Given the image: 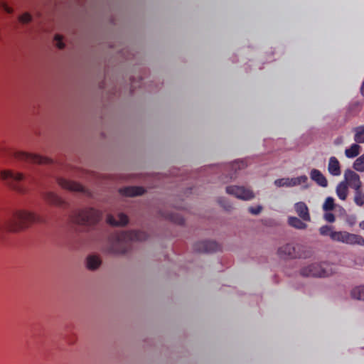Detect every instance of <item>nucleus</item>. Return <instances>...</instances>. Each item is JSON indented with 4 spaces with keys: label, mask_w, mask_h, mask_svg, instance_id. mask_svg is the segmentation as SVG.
Here are the masks:
<instances>
[{
    "label": "nucleus",
    "mask_w": 364,
    "mask_h": 364,
    "mask_svg": "<svg viewBox=\"0 0 364 364\" xmlns=\"http://www.w3.org/2000/svg\"><path fill=\"white\" fill-rule=\"evenodd\" d=\"M288 223L290 226L298 230H304L307 227V225L304 223L301 220L293 216L288 218Z\"/></svg>",
    "instance_id": "nucleus-21"
},
{
    "label": "nucleus",
    "mask_w": 364,
    "mask_h": 364,
    "mask_svg": "<svg viewBox=\"0 0 364 364\" xmlns=\"http://www.w3.org/2000/svg\"><path fill=\"white\" fill-rule=\"evenodd\" d=\"M345 183L355 191L361 189L362 182L360 176L351 169H346L344 173Z\"/></svg>",
    "instance_id": "nucleus-11"
},
{
    "label": "nucleus",
    "mask_w": 364,
    "mask_h": 364,
    "mask_svg": "<svg viewBox=\"0 0 364 364\" xmlns=\"http://www.w3.org/2000/svg\"><path fill=\"white\" fill-rule=\"evenodd\" d=\"M334 208H335L334 199L332 197L326 198V199L323 205V210L325 212L331 211L334 209Z\"/></svg>",
    "instance_id": "nucleus-28"
},
{
    "label": "nucleus",
    "mask_w": 364,
    "mask_h": 364,
    "mask_svg": "<svg viewBox=\"0 0 364 364\" xmlns=\"http://www.w3.org/2000/svg\"><path fill=\"white\" fill-rule=\"evenodd\" d=\"M308 178L306 175L300 176L296 178H282L274 181V185L277 187H294L303 183H306Z\"/></svg>",
    "instance_id": "nucleus-10"
},
{
    "label": "nucleus",
    "mask_w": 364,
    "mask_h": 364,
    "mask_svg": "<svg viewBox=\"0 0 364 364\" xmlns=\"http://www.w3.org/2000/svg\"><path fill=\"white\" fill-rule=\"evenodd\" d=\"M294 209L301 220L309 222L311 220L309 208L304 202H298L294 205Z\"/></svg>",
    "instance_id": "nucleus-15"
},
{
    "label": "nucleus",
    "mask_w": 364,
    "mask_h": 364,
    "mask_svg": "<svg viewBox=\"0 0 364 364\" xmlns=\"http://www.w3.org/2000/svg\"><path fill=\"white\" fill-rule=\"evenodd\" d=\"M246 164L244 161H235L232 164V168L233 169H241V168H244L245 167H246Z\"/></svg>",
    "instance_id": "nucleus-32"
},
{
    "label": "nucleus",
    "mask_w": 364,
    "mask_h": 364,
    "mask_svg": "<svg viewBox=\"0 0 364 364\" xmlns=\"http://www.w3.org/2000/svg\"><path fill=\"white\" fill-rule=\"evenodd\" d=\"M1 7L2 9L8 14H11L13 12V9L9 5H7L5 2L1 3Z\"/></svg>",
    "instance_id": "nucleus-35"
},
{
    "label": "nucleus",
    "mask_w": 364,
    "mask_h": 364,
    "mask_svg": "<svg viewBox=\"0 0 364 364\" xmlns=\"http://www.w3.org/2000/svg\"><path fill=\"white\" fill-rule=\"evenodd\" d=\"M262 209V208L260 205H257L256 207H250L249 212L253 215H257L261 212Z\"/></svg>",
    "instance_id": "nucleus-34"
},
{
    "label": "nucleus",
    "mask_w": 364,
    "mask_h": 364,
    "mask_svg": "<svg viewBox=\"0 0 364 364\" xmlns=\"http://www.w3.org/2000/svg\"><path fill=\"white\" fill-rule=\"evenodd\" d=\"M14 156L16 159L20 161H25L28 163L33 164H49L51 160L37 154H29L23 151H17L14 154Z\"/></svg>",
    "instance_id": "nucleus-8"
},
{
    "label": "nucleus",
    "mask_w": 364,
    "mask_h": 364,
    "mask_svg": "<svg viewBox=\"0 0 364 364\" xmlns=\"http://www.w3.org/2000/svg\"><path fill=\"white\" fill-rule=\"evenodd\" d=\"M44 220L33 212L16 210L13 215L1 225V229L6 232H18L33 223H43Z\"/></svg>",
    "instance_id": "nucleus-1"
},
{
    "label": "nucleus",
    "mask_w": 364,
    "mask_h": 364,
    "mask_svg": "<svg viewBox=\"0 0 364 364\" xmlns=\"http://www.w3.org/2000/svg\"><path fill=\"white\" fill-rule=\"evenodd\" d=\"M360 146L357 144H353L349 148L345 150L346 157L352 159L360 154Z\"/></svg>",
    "instance_id": "nucleus-23"
},
{
    "label": "nucleus",
    "mask_w": 364,
    "mask_h": 364,
    "mask_svg": "<svg viewBox=\"0 0 364 364\" xmlns=\"http://www.w3.org/2000/svg\"><path fill=\"white\" fill-rule=\"evenodd\" d=\"M195 250L199 252L211 253L220 250V246L215 241H202L195 245Z\"/></svg>",
    "instance_id": "nucleus-13"
},
{
    "label": "nucleus",
    "mask_w": 364,
    "mask_h": 364,
    "mask_svg": "<svg viewBox=\"0 0 364 364\" xmlns=\"http://www.w3.org/2000/svg\"><path fill=\"white\" fill-rule=\"evenodd\" d=\"M117 220L112 215L107 218V223L112 226L125 225L128 223V217L124 213H119L117 215Z\"/></svg>",
    "instance_id": "nucleus-18"
},
{
    "label": "nucleus",
    "mask_w": 364,
    "mask_h": 364,
    "mask_svg": "<svg viewBox=\"0 0 364 364\" xmlns=\"http://www.w3.org/2000/svg\"><path fill=\"white\" fill-rule=\"evenodd\" d=\"M220 203L221 204V205L225 209V210H230V205H225L224 204L222 203V200H220Z\"/></svg>",
    "instance_id": "nucleus-36"
},
{
    "label": "nucleus",
    "mask_w": 364,
    "mask_h": 364,
    "mask_svg": "<svg viewBox=\"0 0 364 364\" xmlns=\"http://www.w3.org/2000/svg\"><path fill=\"white\" fill-rule=\"evenodd\" d=\"M58 183L64 189L74 192H82L87 195L90 194V193L79 183L60 178L58 179Z\"/></svg>",
    "instance_id": "nucleus-12"
},
{
    "label": "nucleus",
    "mask_w": 364,
    "mask_h": 364,
    "mask_svg": "<svg viewBox=\"0 0 364 364\" xmlns=\"http://www.w3.org/2000/svg\"><path fill=\"white\" fill-rule=\"evenodd\" d=\"M333 273V267L326 262L312 264L301 269V274L304 277H326Z\"/></svg>",
    "instance_id": "nucleus-5"
},
{
    "label": "nucleus",
    "mask_w": 364,
    "mask_h": 364,
    "mask_svg": "<svg viewBox=\"0 0 364 364\" xmlns=\"http://www.w3.org/2000/svg\"><path fill=\"white\" fill-rule=\"evenodd\" d=\"M336 194L338 197L345 200L348 196V186L345 182H341L336 187Z\"/></svg>",
    "instance_id": "nucleus-22"
},
{
    "label": "nucleus",
    "mask_w": 364,
    "mask_h": 364,
    "mask_svg": "<svg viewBox=\"0 0 364 364\" xmlns=\"http://www.w3.org/2000/svg\"><path fill=\"white\" fill-rule=\"evenodd\" d=\"M302 246L293 244H286L278 248L277 255L282 259L306 258L309 255L305 252H301Z\"/></svg>",
    "instance_id": "nucleus-6"
},
{
    "label": "nucleus",
    "mask_w": 364,
    "mask_h": 364,
    "mask_svg": "<svg viewBox=\"0 0 364 364\" xmlns=\"http://www.w3.org/2000/svg\"><path fill=\"white\" fill-rule=\"evenodd\" d=\"M102 218V213L94 208H85L75 212L71 215L73 223L83 225L91 226L96 224Z\"/></svg>",
    "instance_id": "nucleus-4"
},
{
    "label": "nucleus",
    "mask_w": 364,
    "mask_h": 364,
    "mask_svg": "<svg viewBox=\"0 0 364 364\" xmlns=\"http://www.w3.org/2000/svg\"><path fill=\"white\" fill-rule=\"evenodd\" d=\"M144 192V188L140 186H127L119 189L121 195L129 197L141 196Z\"/></svg>",
    "instance_id": "nucleus-16"
},
{
    "label": "nucleus",
    "mask_w": 364,
    "mask_h": 364,
    "mask_svg": "<svg viewBox=\"0 0 364 364\" xmlns=\"http://www.w3.org/2000/svg\"><path fill=\"white\" fill-rule=\"evenodd\" d=\"M354 202L360 207L364 205V193H362L361 189L355 191Z\"/></svg>",
    "instance_id": "nucleus-27"
},
{
    "label": "nucleus",
    "mask_w": 364,
    "mask_h": 364,
    "mask_svg": "<svg viewBox=\"0 0 364 364\" xmlns=\"http://www.w3.org/2000/svg\"><path fill=\"white\" fill-rule=\"evenodd\" d=\"M359 227L364 230V220L361 221L360 223H359Z\"/></svg>",
    "instance_id": "nucleus-38"
},
{
    "label": "nucleus",
    "mask_w": 364,
    "mask_h": 364,
    "mask_svg": "<svg viewBox=\"0 0 364 364\" xmlns=\"http://www.w3.org/2000/svg\"><path fill=\"white\" fill-rule=\"evenodd\" d=\"M44 200L55 206L67 208L68 203L53 192H48L43 195Z\"/></svg>",
    "instance_id": "nucleus-14"
},
{
    "label": "nucleus",
    "mask_w": 364,
    "mask_h": 364,
    "mask_svg": "<svg viewBox=\"0 0 364 364\" xmlns=\"http://www.w3.org/2000/svg\"><path fill=\"white\" fill-rule=\"evenodd\" d=\"M354 140L357 143H364V126H360L354 129Z\"/></svg>",
    "instance_id": "nucleus-25"
},
{
    "label": "nucleus",
    "mask_w": 364,
    "mask_h": 364,
    "mask_svg": "<svg viewBox=\"0 0 364 364\" xmlns=\"http://www.w3.org/2000/svg\"><path fill=\"white\" fill-rule=\"evenodd\" d=\"M101 264V260L98 256L90 255L87 258V267L90 270H95Z\"/></svg>",
    "instance_id": "nucleus-20"
},
{
    "label": "nucleus",
    "mask_w": 364,
    "mask_h": 364,
    "mask_svg": "<svg viewBox=\"0 0 364 364\" xmlns=\"http://www.w3.org/2000/svg\"><path fill=\"white\" fill-rule=\"evenodd\" d=\"M310 177L311 180L315 181L318 186L321 187H326L328 186L326 178L318 169H312L310 172Z\"/></svg>",
    "instance_id": "nucleus-19"
},
{
    "label": "nucleus",
    "mask_w": 364,
    "mask_h": 364,
    "mask_svg": "<svg viewBox=\"0 0 364 364\" xmlns=\"http://www.w3.org/2000/svg\"><path fill=\"white\" fill-rule=\"evenodd\" d=\"M353 167L355 170L359 172L364 171V154L355 159Z\"/></svg>",
    "instance_id": "nucleus-26"
},
{
    "label": "nucleus",
    "mask_w": 364,
    "mask_h": 364,
    "mask_svg": "<svg viewBox=\"0 0 364 364\" xmlns=\"http://www.w3.org/2000/svg\"><path fill=\"white\" fill-rule=\"evenodd\" d=\"M227 193L232 195L237 198L249 200L254 198L253 192L243 186H230L226 188Z\"/></svg>",
    "instance_id": "nucleus-9"
},
{
    "label": "nucleus",
    "mask_w": 364,
    "mask_h": 364,
    "mask_svg": "<svg viewBox=\"0 0 364 364\" xmlns=\"http://www.w3.org/2000/svg\"><path fill=\"white\" fill-rule=\"evenodd\" d=\"M328 171L329 173L333 176H338L341 174V164L336 157H330L328 164Z\"/></svg>",
    "instance_id": "nucleus-17"
},
{
    "label": "nucleus",
    "mask_w": 364,
    "mask_h": 364,
    "mask_svg": "<svg viewBox=\"0 0 364 364\" xmlns=\"http://www.w3.org/2000/svg\"><path fill=\"white\" fill-rule=\"evenodd\" d=\"M323 218L328 223H333L336 220L334 214L328 211L324 213Z\"/></svg>",
    "instance_id": "nucleus-31"
},
{
    "label": "nucleus",
    "mask_w": 364,
    "mask_h": 364,
    "mask_svg": "<svg viewBox=\"0 0 364 364\" xmlns=\"http://www.w3.org/2000/svg\"><path fill=\"white\" fill-rule=\"evenodd\" d=\"M21 23H26L31 21V16L28 13H24L19 16Z\"/></svg>",
    "instance_id": "nucleus-30"
},
{
    "label": "nucleus",
    "mask_w": 364,
    "mask_h": 364,
    "mask_svg": "<svg viewBox=\"0 0 364 364\" xmlns=\"http://www.w3.org/2000/svg\"><path fill=\"white\" fill-rule=\"evenodd\" d=\"M147 238V235L140 230L122 231L114 232L112 239L117 242V245L120 246L119 250L114 252L116 253L124 254L127 252V243L131 241H142Z\"/></svg>",
    "instance_id": "nucleus-2"
},
{
    "label": "nucleus",
    "mask_w": 364,
    "mask_h": 364,
    "mask_svg": "<svg viewBox=\"0 0 364 364\" xmlns=\"http://www.w3.org/2000/svg\"><path fill=\"white\" fill-rule=\"evenodd\" d=\"M335 231L333 230V228L328 225H323L319 228V232L323 236H330L331 238V235Z\"/></svg>",
    "instance_id": "nucleus-29"
},
{
    "label": "nucleus",
    "mask_w": 364,
    "mask_h": 364,
    "mask_svg": "<svg viewBox=\"0 0 364 364\" xmlns=\"http://www.w3.org/2000/svg\"><path fill=\"white\" fill-rule=\"evenodd\" d=\"M350 295L353 299L364 301V286L353 288L351 290Z\"/></svg>",
    "instance_id": "nucleus-24"
},
{
    "label": "nucleus",
    "mask_w": 364,
    "mask_h": 364,
    "mask_svg": "<svg viewBox=\"0 0 364 364\" xmlns=\"http://www.w3.org/2000/svg\"><path fill=\"white\" fill-rule=\"evenodd\" d=\"M361 94L364 96V80L360 88Z\"/></svg>",
    "instance_id": "nucleus-37"
},
{
    "label": "nucleus",
    "mask_w": 364,
    "mask_h": 364,
    "mask_svg": "<svg viewBox=\"0 0 364 364\" xmlns=\"http://www.w3.org/2000/svg\"><path fill=\"white\" fill-rule=\"evenodd\" d=\"M183 222V220L181 219V220H180V221L178 223H182Z\"/></svg>",
    "instance_id": "nucleus-39"
},
{
    "label": "nucleus",
    "mask_w": 364,
    "mask_h": 364,
    "mask_svg": "<svg viewBox=\"0 0 364 364\" xmlns=\"http://www.w3.org/2000/svg\"><path fill=\"white\" fill-rule=\"evenodd\" d=\"M54 40L56 42V46L59 48V49H63L65 46L63 41H62V37L61 36L57 34L55 36V38H54Z\"/></svg>",
    "instance_id": "nucleus-33"
},
{
    "label": "nucleus",
    "mask_w": 364,
    "mask_h": 364,
    "mask_svg": "<svg viewBox=\"0 0 364 364\" xmlns=\"http://www.w3.org/2000/svg\"><path fill=\"white\" fill-rule=\"evenodd\" d=\"M331 240L348 245L364 246V237L360 235L350 233L346 231H336L332 233Z\"/></svg>",
    "instance_id": "nucleus-7"
},
{
    "label": "nucleus",
    "mask_w": 364,
    "mask_h": 364,
    "mask_svg": "<svg viewBox=\"0 0 364 364\" xmlns=\"http://www.w3.org/2000/svg\"><path fill=\"white\" fill-rule=\"evenodd\" d=\"M0 177L8 186L18 193H25L28 191L27 182L21 173H15L10 170H4L1 171Z\"/></svg>",
    "instance_id": "nucleus-3"
}]
</instances>
